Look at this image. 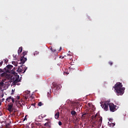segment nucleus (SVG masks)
Here are the masks:
<instances>
[{
    "label": "nucleus",
    "mask_w": 128,
    "mask_h": 128,
    "mask_svg": "<svg viewBox=\"0 0 128 128\" xmlns=\"http://www.w3.org/2000/svg\"><path fill=\"white\" fill-rule=\"evenodd\" d=\"M18 84V86H20V84Z\"/></svg>",
    "instance_id": "obj_39"
},
{
    "label": "nucleus",
    "mask_w": 128,
    "mask_h": 128,
    "mask_svg": "<svg viewBox=\"0 0 128 128\" xmlns=\"http://www.w3.org/2000/svg\"><path fill=\"white\" fill-rule=\"evenodd\" d=\"M108 106H110V104L105 103L104 104L103 108L104 110H108Z\"/></svg>",
    "instance_id": "obj_8"
},
{
    "label": "nucleus",
    "mask_w": 128,
    "mask_h": 128,
    "mask_svg": "<svg viewBox=\"0 0 128 128\" xmlns=\"http://www.w3.org/2000/svg\"><path fill=\"white\" fill-rule=\"evenodd\" d=\"M50 122H48L44 124L45 126H48V128H50Z\"/></svg>",
    "instance_id": "obj_11"
},
{
    "label": "nucleus",
    "mask_w": 128,
    "mask_h": 128,
    "mask_svg": "<svg viewBox=\"0 0 128 128\" xmlns=\"http://www.w3.org/2000/svg\"><path fill=\"white\" fill-rule=\"evenodd\" d=\"M20 96H18V100H20Z\"/></svg>",
    "instance_id": "obj_34"
},
{
    "label": "nucleus",
    "mask_w": 128,
    "mask_h": 128,
    "mask_svg": "<svg viewBox=\"0 0 128 128\" xmlns=\"http://www.w3.org/2000/svg\"><path fill=\"white\" fill-rule=\"evenodd\" d=\"M0 76L2 78V80L0 81V88H4L6 84H8V82H6L4 84V82L6 80H9L10 82H13V84H16L17 82H20V76L18 75L12 76L10 74L4 72L0 74Z\"/></svg>",
    "instance_id": "obj_1"
},
{
    "label": "nucleus",
    "mask_w": 128,
    "mask_h": 128,
    "mask_svg": "<svg viewBox=\"0 0 128 128\" xmlns=\"http://www.w3.org/2000/svg\"><path fill=\"white\" fill-rule=\"evenodd\" d=\"M26 116H26L24 117V120H26Z\"/></svg>",
    "instance_id": "obj_26"
},
{
    "label": "nucleus",
    "mask_w": 128,
    "mask_h": 128,
    "mask_svg": "<svg viewBox=\"0 0 128 128\" xmlns=\"http://www.w3.org/2000/svg\"><path fill=\"white\" fill-rule=\"evenodd\" d=\"M2 98H4V94L2 95Z\"/></svg>",
    "instance_id": "obj_35"
},
{
    "label": "nucleus",
    "mask_w": 128,
    "mask_h": 128,
    "mask_svg": "<svg viewBox=\"0 0 128 128\" xmlns=\"http://www.w3.org/2000/svg\"><path fill=\"white\" fill-rule=\"evenodd\" d=\"M114 124V126H115L116 124Z\"/></svg>",
    "instance_id": "obj_40"
},
{
    "label": "nucleus",
    "mask_w": 128,
    "mask_h": 128,
    "mask_svg": "<svg viewBox=\"0 0 128 128\" xmlns=\"http://www.w3.org/2000/svg\"><path fill=\"white\" fill-rule=\"evenodd\" d=\"M18 72H22V69L20 68V67H18Z\"/></svg>",
    "instance_id": "obj_17"
},
{
    "label": "nucleus",
    "mask_w": 128,
    "mask_h": 128,
    "mask_svg": "<svg viewBox=\"0 0 128 128\" xmlns=\"http://www.w3.org/2000/svg\"><path fill=\"white\" fill-rule=\"evenodd\" d=\"M30 92H28V94H30Z\"/></svg>",
    "instance_id": "obj_37"
},
{
    "label": "nucleus",
    "mask_w": 128,
    "mask_h": 128,
    "mask_svg": "<svg viewBox=\"0 0 128 128\" xmlns=\"http://www.w3.org/2000/svg\"><path fill=\"white\" fill-rule=\"evenodd\" d=\"M109 108L110 112H112L115 110H116V106L114 105L112 103L109 104Z\"/></svg>",
    "instance_id": "obj_3"
},
{
    "label": "nucleus",
    "mask_w": 128,
    "mask_h": 128,
    "mask_svg": "<svg viewBox=\"0 0 128 128\" xmlns=\"http://www.w3.org/2000/svg\"><path fill=\"white\" fill-rule=\"evenodd\" d=\"M22 52V47L21 46L20 48H19V49L18 50V54H20V52Z\"/></svg>",
    "instance_id": "obj_12"
},
{
    "label": "nucleus",
    "mask_w": 128,
    "mask_h": 128,
    "mask_svg": "<svg viewBox=\"0 0 128 128\" xmlns=\"http://www.w3.org/2000/svg\"><path fill=\"white\" fill-rule=\"evenodd\" d=\"M31 126H32V124H31Z\"/></svg>",
    "instance_id": "obj_42"
},
{
    "label": "nucleus",
    "mask_w": 128,
    "mask_h": 128,
    "mask_svg": "<svg viewBox=\"0 0 128 128\" xmlns=\"http://www.w3.org/2000/svg\"><path fill=\"white\" fill-rule=\"evenodd\" d=\"M97 116H98V114H96L94 116H92V118L93 120H96Z\"/></svg>",
    "instance_id": "obj_13"
},
{
    "label": "nucleus",
    "mask_w": 128,
    "mask_h": 128,
    "mask_svg": "<svg viewBox=\"0 0 128 128\" xmlns=\"http://www.w3.org/2000/svg\"><path fill=\"white\" fill-rule=\"evenodd\" d=\"M28 69V68H26L24 70V72H23V74H24V72H26V70Z\"/></svg>",
    "instance_id": "obj_27"
},
{
    "label": "nucleus",
    "mask_w": 128,
    "mask_h": 128,
    "mask_svg": "<svg viewBox=\"0 0 128 128\" xmlns=\"http://www.w3.org/2000/svg\"><path fill=\"white\" fill-rule=\"evenodd\" d=\"M113 88H114L115 92L117 96H122V94H124L126 88L124 87H122V84L121 82H117Z\"/></svg>",
    "instance_id": "obj_2"
},
{
    "label": "nucleus",
    "mask_w": 128,
    "mask_h": 128,
    "mask_svg": "<svg viewBox=\"0 0 128 128\" xmlns=\"http://www.w3.org/2000/svg\"><path fill=\"white\" fill-rule=\"evenodd\" d=\"M3 72L2 69L0 68V72Z\"/></svg>",
    "instance_id": "obj_31"
},
{
    "label": "nucleus",
    "mask_w": 128,
    "mask_h": 128,
    "mask_svg": "<svg viewBox=\"0 0 128 128\" xmlns=\"http://www.w3.org/2000/svg\"><path fill=\"white\" fill-rule=\"evenodd\" d=\"M31 98H32V96H31Z\"/></svg>",
    "instance_id": "obj_41"
},
{
    "label": "nucleus",
    "mask_w": 128,
    "mask_h": 128,
    "mask_svg": "<svg viewBox=\"0 0 128 128\" xmlns=\"http://www.w3.org/2000/svg\"><path fill=\"white\" fill-rule=\"evenodd\" d=\"M15 105L16 107L20 108H22V102L20 100H16L15 102Z\"/></svg>",
    "instance_id": "obj_4"
},
{
    "label": "nucleus",
    "mask_w": 128,
    "mask_h": 128,
    "mask_svg": "<svg viewBox=\"0 0 128 128\" xmlns=\"http://www.w3.org/2000/svg\"><path fill=\"white\" fill-rule=\"evenodd\" d=\"M98 122H100L102 124V117H100V119L98 120Z\"/></svg>",
    "instance_id": "obj_18"
},
{
    "label": "nucleus",
    "mask_w": 128,
    "mask_h": 128,
    "mask_svg": "<svg viewBox=\"0 0 128 128\" xmlns=\"http://www.w3.org/2000/svg\"><path fill=\"white\" fill-rule=\"evenodd\" d=\"M46 120H48V119H46Z\"/></svg>",
    "instance_id": "obj_43"
},
{
    "label": "nucleus",
    "mask_w": 128,
    "mask_h": 128,
    "mask_svg": "<svg viewBox=\"0 0 128 128\" xmlns=\"http://www.w3.org/2000/svg\"><path fill=\"white\" fill-rule=\"evenodd\" d=\"M27 59L26 58H24V56H22L20 58V62H21V64H24V62H26Z\"/></svg>",
    "instance_id": "obj_9"
},
{
    "label": "nucleus",
    "mask_w": 128,
    "mask_h": 128,
    "mask_svg": "<svg viewBox=\"0 0 128 128\" xmlns=\"http://www.w3.org/2000/svg\"><path fill=\"white\" fill-rule=\"evenodd\" d=\"M60 50H62V47H60V48L59 50V52H60Z\"/></svg>",
    "instance_id": "obj_33"
},
{
    "label": "nucleus",
    "mask_w": 128,
    "mask_h": 128,
    "mask_svg": "<svg viewBox=\"0 0 128 128\" xmlns=\"http://www.w3.org/2000/svg\"><path fill=\"white\" fill-rule=\"evenodd\" d=\"M10 100H12V102L11 104H14V98L12 97V96L8 97L6 99V102H10Z\"/></svg>",
    "instance_id": "obj_5"
},
{
    "label": "nucleus",
    "mask_w": 128,
    "mask_h": 128,
    "mask_svg": "<svg viewBox=\"0 0 128 128\" xmlns=\"http://www.w3.org/2000/svg\"><path fill=\"white\" fill-rule=\"evenodd\" d=\"M53 86L56 88L57 90H58L60 88H62V85L60 84H57L56 83H53Z\"/></svg>",
    "instance_id": "obj_7"
},
{
    "label": "nucleus",
    "mask_w": 128,
    "mask_h": 128,
    "mask_svg": "<svg viewBox=\"0 0 128 128\" xmlns=\"http://www.w3.org/2000/svg\"><path fill=\"white\" fill-rule=\"evenodd\" d=\"M39 52L38 51H36L34 53V56H38V54Z\"/></svg>",
    "instance_id": "obj_19"
},
{
    "label": "nucleus",
    "mask_w": 128,
    "mask_h": 128,
    "mask_svg": "<svg viewBox=\"0 0 128 128\" xmlns=\"http://www.w3.org/2000/svg\"><path fill=\"white\" fill-rule=\"evenodd\" d=\"M50 50H52V52H56V50H54V49H52V48H50Z\"/></svg>",
    "instance_id": "obj_21"
},
{
    "label": "nucleus",
    "mask_w": 128,
    "mask_h": 128,
    "mask_svg": "<svg viewBox=\"0 0 128 128\" xmlns=\"http://www.w3.org/2000/svg\"><path fill=\"white\" fill-rule=\"evenodd\" d=\"M32 106H34V108H36V103H33V104H32Z\"/></svg>",
    "instance_id": "obj_28"
},
{
    "label": "nucleus",
    "mask_w": 128,
    "mask_h": 128,
    "mask_svg": "<svg viewBox=\"0 0 128 128\" xmlns=\"http://www.w3.org/2000/svg\"><path fill=\"white\" fill-rule=\"evenodd\" d=\"M2 64H4V61H2L0 62V66H2Z\"/></svg>",
    "instance_id": "obj_24"
},
{
    "label": "nucleus",
    "mask_w": 128,
    "mask_h": 128,
    "mask_svg": "<svg viewBox=\"0 0 128 128\" xmlns=\"http://www.w3.org/2000/svg\"><path fill=\"white\" fill-rule=\"evenodd\" d=\"M13 56L14 58H16V55H14V54H13Z\"/></svg>",
    "instance_id": "obj_32"
},
{
    "label": "nucleus",
    "mask_w": 128,
    "mask_h": 128,
    "mask_svg": "<svg viewBox=\"0 0 128 128\" xmlns=\"http://www.w3.org/2000/svg\"><path fill=\"white\" fill-rule=\"evenodd\" d=\"M2 100H4V98H2Z\"/></svg>",
    "instance_id": "obj_38"
},
{
    "label": "nucleus",
    "mask_w": 128,
    "mask_h": 128,
    "mask_svg": "<svg viewBox=\"0 0 128 128\" xmlns=\"http://www.w3.org/2000/svg\"><path fill=\"white\" fill-rule=\"evenodd\" d=\"M6 128H7V127H6Z\"/></svg>",
    "instance_id": "obj_44"
},
{
    "label": "nucleus",
    "mask_w": 128,
    "mask_h": 128,
    "mask_svg": "<svg viewBox=\"0 0 128 128\" xmlns=\"http://www.w3.org/2000/svg\"><path fill=\"white\" fill-rule=\"evenodd\" d=\"M71 114L72 116H76V112L74 110H72L71 112Z\"/></svg>",
    "instance_id": "obj_15"
},
{
    "label": "nucleus",
    "mask_w": 128,
    "mask_h": 128,
    "mask_svg": "<svg viewBox=\"0 0 128 128\" xmlns=\"http://www.w3.org/2000/svg\"><path fill=\"white\" fill-rule=\"evenodd\" d=\"M108 64H109L110 66H112V62H108Z\"/></svg>",
    "instance_id": "obj_25"
},
{
    "label": "nucleus",
    "mask_w": 128,
    "mask_h": 128,
    "mask_svg": "<svg viewBox=\"0 0 128 128\" xmlns=\"http://www.w3.org/2000/svg\"><path fill=\"white\" fill-rule=\"evenodd\" d=\"M54 118L56 120H58V118H60V112H57L55 114Z\"/></svg>",
    "instance_id": "obj_10"
},
{
    "label": "nucleus",
    "mask_w": 128,
    "mask_h": 128,
    "mask_svg": "<svg viewBox=\"0 0 128 128\" xmlns=\"http://www.w3.org/2000/svg\"><path fill=\"white\" fill-rule=\"evenodd\" d=\"M12 64H16V62L14 61L12 62Z\"/></svg>",
    "instance_id": "obj_30"
},
{
    "label": "nucleus",
    "mask_w": 128,
    "mask_h": 128,
    "mask_svg": "<svg viewBox=\"0 0 128 128\" xmlns=\"http://www.w3.org/2000/svg\"><path fill=\"white\" fill-rule=\"evenodd\" d=\"M26 52H22V56H26Z\"/></svg>",
    "instance_id": "obj_22"
},
{
    "label": "nucleus",
    "mask_w": 128,
    "mask_h": 128,
    "mask_svg": "<svg viewBox=\"0 0 128 128\" xmlns=\"http://www.w3.org/2000/svg\"><path fill=\"white\" fill-rule=\"evenodd\" d=\"M42 104H42V102H39L38 103V106H42Z\"/></svg>",
    "instance_id": "obj_20"
},
{
    "label": "nucleus",
    "mask_w": 128,
    "mask_h": 128,
    "mask_svg": "<svg viewBox=\"0 0 128 128\" xmlns=\"http://www.w3.org/2000/svg\"><path fill=\"white\" fill-rule=\"evenodd\" d=\"M86 114H82V120H84V118H86Z\"/></svg>",
    "instance_id": "obj_16"
},
{
    "label": "nucleus",
    "mask_w": 128,
    "mask_h": 128,
    "mask_svg": "<svg viewBox=\"0 0 128 128\" xmlns=\"http://www.w3.org/2000/svg\"><path fill=\"white\" fill-rule=\"evenodd\" d=\"M12 106H14V103H10V104L8 105V110L12 112V110H14Z\"/></svg>",
    "instance_id": "obj_6"
},
{
    "label": "nucleus",
    "mask_w": 128,
    "mask_h": 128,
    "mask_svg": "<svg viewBox=\"0 0 128 128\" xmlns=\"http://www.w3.org/2000/svg\"><path fill=\"white\" fill-rule=\"evenodd\" d=\"M58 124H59L60 126H62V122H60V121H59V122H58Z\"/></svg>",
    "instance_id": "obj_23"
},
{
    "label": "nucleus",
    "mask_w": 128,
    "mask_h": 128,
    "mask_svg": "<svg viewBox=\"0 0 128 128\" xmlns=\"http://www.w3.org/2000/svg\"><path fill=\"white\" fill-rule=\"evenodd\" d=\"M13 66L12 65H10V64H9V65H8L6 66V68L8 69V70H12V68Z\"/></svg>",
    "instance_id": "obj_14"
},
{
    "label": "nucleus",
    "mask_w": 128,
    "mask_h": 128,
    "mask_svg": "<svg viewBox=\"0 0 128 128\" xmlns=\"http://www.w3.org/2000/svg\"><path fill=\"white\" fill-rule=\"evenodd\" d=\"M100 106H102V108H104V104H102L101 105H100Z\"/></svg>",
    "instance_id": "obj_29"
},
{
    "label": "nucleus",
    "mask_w": 128,
    "mask_h": 128,
    "mask_svg": "<svg viewBox=\"0 0 128 128\" xmlns=\"http://www.w3.org/2000/svg\"><path fill=\"white\" fill-rule=\"evenodd\" d=\"M110 122H111V120H112V119H110Z\"/></svg>",
    "instance_id": "obj_36"
}]
</instances>
